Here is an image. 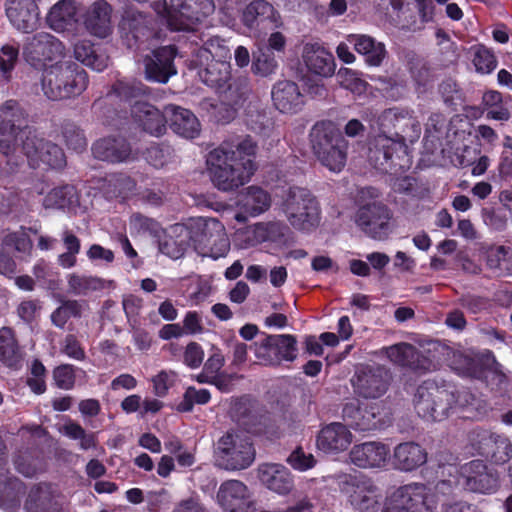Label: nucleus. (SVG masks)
<instances>
[{
  "instance_id": "f257e3e1",
  "label": "nucleus",
  "mask_w": 512,
  "mask_h": 512,
  "mask_svg": "<svg viewBox=\"0 0 512 512\" xmlns=\"http://www.w3.org/2000/svg\"><path fill=\"white\" fill-rule=\"evenodd\" d=\"M379 133L371 141L369 162L383 173L397 174L409 168L406 137H418L421 128L413 111L403 108L384 110L377 119Z\"/></svg>"
},
{
  "instance_id": "f03ea898",
  "label": "nucleus",
  "mask_w": 512,
  "mask_h": 512,
  "mask_svg": "<svg viewBox=\"0 0 512 512\" xmlns=\"http://www.w3.org/2000/svg\"><path fill=\"white\" fill-rule=\"evenodd\" d=\"M257 145L250 136L234 137L210 151L207 170L214 186L232 191L247 183L256 170Z\"/></svg>"
},
{
  "instance_id": "7ed1b4c3",
  "label": "nucleus",
  "mask_w": 512,
  "mask_h": 512,
  "mask_svg": "<svg viewBox=\"0 0 512 512\" xmlns=\"http://www.w3.org/2000/svg\"><path fill=\"white\" fill-rule=\"evenodd\" d=\"M473 395L465 390L458 391L452 386L439 385L427 380L418 386L414 395L417 414L428 421H443L458 409L472 403Z\"/></svg>"
},
{
  "instance_id": "20e7f679",
  "label": "nucleus",
  "mask_w": 512,
  "mask_h": 512,
  "mask_svg": "<svg viewBox=\"0 0 512 512\" xmlns=\"http://www.w3.org/2000/svg\"><path fill=\"white\" fill-rule=\"evenodd\" d=\"M88 86V75L72 60H57L42 74V90L51 100L80 95Z\"/></svg>"
},
{
  "instance_id": "39448f33",
  "label": "nucleus",
  "mask_w": 512,
  "mask_h": 512,
  "mask_svg": "<svg viewBox=\"0 0 512 512\" xmlns=\"http://www.w3.org/2000/svg\"><path fill=\"white\" fill-rule=\"evenodd\" d=\"M174 231L189 238L196 248H200L218 259L230 249V241L224 225L216 218L198 217L186 224H177Z\"/></svg>"
},
{
  "instance_id": "423d86ee",
  "label": "nucleus",
  "mask_w": 512,
  "mask_h": 512,
  "mask_svg": "<svg viewBox=\"0 0 512 512\" xmlns=\"http://www.w3.org/2000/svg\"><path fill=\"white\" fill-rule=\"evenodd\" d=\"M310 142L317 159L333 172L343 169L348 143L332 121L317 122L310 131Z\"/></svg>"
},
{
  "instance_id": "0eeeda50",
  "label": "nucleus",
  "mask_w": 512,
  "mask_h": 512,
  "mask_svg": "<svg viewBox=\"0 0 512 512\" xmlns=\"http://www.w3.org/2000/svg\"><path fill=\"white\" fill-rule=\"evenodd\" d=\"M35 131L28 124L27 114L13 99L0 105V152L10 155L21 149Z\"/></svg>"
},
{
  "instance_id": "6e6552de",
  "label": "nucleus",
  "mask_w": 512,
  "mask_h": 512,
  "mask_svg": "<svg viewBox=\"0 0 512 512\" xmlns=\"http://www.w3.org/2000/svg\"><path fill=\"white\" fill-rule=\"evenodd\" d=\"M437 503L432 488L423 483H409L386 497L381 512H433Z\"/></svg>"
},
{
  "instance_id": "1a4fd4ad",
  "label": "nucleus",
  "mask_w": 512,
  "mask_h": 512,
  "mask_svg": "<svg viewBox=\"0 0 512 512\" xmlns=\"http://www.w3.org/2000/svg\"><path fill=\"white\" fill-rule=\"evenodd\" d=\"M218 466L227 471L243 470L255 460V449L249 437L238 431H227L216 442Z\"/></svg>"
},
{
  "instance_id": "9d476101",
  "label": "nucleus",
  "mask_w": 512,
  "mask_h": 512,
  "mask_svg": "<svg viewBox=\"0 0 512 512\" xmlns=\"http://www.w3.org/2000/svg\"><path fill=\"white\" fill-rule=\"evenodd\" d=\"M282 210L295 229L309 231L319 223V204L305 188H289L282 202Z\"/></svg>"
},
{
  "instance_id": "9b49d317",
  "label": "nucleus",
  "mask_w": 512,
  "mask_h": 512,
  "mask_svg": "<svg viewBox=\"0 0 512 512\" xmlns=\"http://www.w3.org/2000/svg\"><path fill=\"white\" fill-rule=\"evenodd\" d=\"M212 0H170L168 26L175 31H190L214 12Z\"/></svg>"
},
{
  "instance_id": "f8f14e48",
  "label": "nucleus",
  "mask_w": 512,
  "mask_h": 512,
  "mask_svg": "<svg viewBox=\"0 0 512 512\" xmlns=\"http://www.w3.org/2000/svg\"><path fill=\"white\" fill-rule=\"evenodd\" d=\"M65 47L53 35L47 32H38L27 37L23 45L25 60L35 68H46L48 62L64 56Z\"/></svg>"
},
{
  "instance_id": "ddd939ff",
  "label": "nucleus",
  "mask_w": 512,
  "mask_h": 512,
  "mask_svg": "<svg viewBox=\"0 0 512 512\" xmlns=\"http://www.w3.org/2000/svg\"><path fill=\"white\" fill-rule=\"evenodd\" d=\"M296 338L289 334L266 335L254 343L257 359L265 365H276L282 360L293 361L296 358Z\"/></svg>"
},
{
  "instance_id": "4468645a",
  "label": "nucleus",
  "mask_w": 512,
  "mask_h": 512,
  "mask_svg": "<svg viewBox=\"0 0 512 512\" xmlns=\"http://www.w3.org/2000/svg\"><path fill=\"white\" fill-rule=\"evenodd\" d=\"M391 218V211L386 205L374 202L358 210L356 223L368 236L384 240L392 231Z\"/></svg>"
},
{
  "instance_id": "2eb2a0df",
  "label": "nucleus",
  "mask_w": 512,
  "mask_h": 512,
  "mask_svg": "<svg viewBox=\"0 0 512 512\" xmlns=\"http://www.w3.org/2000/svg\"><path fill=\"white\" fill-rule=\"evenodd\" d=\"M343 491L348 501L357 512H378L381 494L378 487L366 478L349 477L344 483Z\"/></svg>"
},
{
  "instance_id": "dca6fc26",
  "label": "nucleus",
  "mask_w": 512,
  "mask_h": 512,
  "mask_svg": "<svg viewBox=\"0 0 512 512\" xmlns=\"http://www.w3.org/2000/svg\"><path fill=\"white\" fill-rule=\"evenodd\" d=\"M391 375L382 366H366L360 369L353 382L355 392L365 399H377L383 396L390 385Z\"/></svg>"
},
{
  "instance_id": "f3484780",
  "label": "nucleus",
  "mask_w": 512,
  "mask_h": 512,
  "mask_svg": "<svg viewBox=\"0 0 512 512\" xmlns=\"http://www.w3.org/2000/svg\"><path fill=\"white\" fill-rule=\"evenodd\" d=\"M216 498L226 512H257L248 487L240 480L224 481L217 491Z\"/></svg>"
},
{
  "instance_id": "a211bd4d",
  "label": "nucleus",
  "mask_w": 512,
  "mask_h": 512,
  "mask_svg": "<svg viewBox=\"0 0 512 512\" xmlns=\"http://www.w3.org/2000/svg\"><path fill=\"white\" fill-rule=\"evenodd\" d=\"M460 483L467 491L491 493L498 487V477L481 460H473L460 469Z\"/></svg>"
},
{
  "instance_id": "6ab92c4d",
  "label": "nucleus",
  "mask_w": 512,
  "mask_h": 512,
  "mask_svg": "<svg viewBox=\"0 0 512 512\" xmlns=\"http://www.w3.org/2000/svg\"><path fill=\"white\" fill-rule=\"evenodd\" d=\"M20 150L37 165L41 162L51 168H62L66 163L61 147L39 138L35 132L25 140V144Z\"/></svg>"
},
{
  "instance_id": "aec40b11",
  "label": "nucleus",
  "mask_w": 512,
  "mask_h": 512,
  "mask_svg": "<svg viewBox=\"0 0 512 512\" xmlns=\"http://www.w3.org/2000/svg\"><path fill=\"white\" fill-rule=\"evenodd\" d=\"M176 49L173 46H164L155 49L144 58L145 77L149 81L166 83L171 76L177 73L174 65Z\"/></svg>"
},
{
  "instance_id": "412c9836",
  "label": "nucleus",
  "mask_w": 512,
  "mask_h": 512,
  "mask_svg": "<svg viewBox=\"0 0 512 512\" xmlns=\"http://www.w3.org/2000/svg\"><path fill=\"white\" fill-rule=\"evenodd\" d=\"M386 356L396 365L414 371L426 372L435 369V357L426 356L409 343L401 342L383 349Z\"/></svg>"
},
{
  "instance_id": "4be33fe9",
  "label": "nucleus",
  "mask_w": 512,
  "mask_h": 512,
  "mask_svg": "<svg viewBox=\"0 0 512 512\" xmlns=\"http://www.w3.org/2000/svg\"><path fill=\"white\" fill-rule=\"evenodd\" d=\"M290 233L289 227L280 221L260 222L247 227L238 233L243 247H253L263 242L280 243L286 240Z\"/></svg>"
},
{
  "instance_id": "5701e85b",
  "label": "nucleus",
  "mask_w": 512,
  "mask_h": 512,
  "mask_svg": "<svg viewBox=\"0 0 512 512\" xmlns=\"http://www.w3.org/2000/svg\"><path fill=\"white\" fill-rule=\"evenodd\" d=\"M242 23L250 30H266L279 26V15L274 7L265 0H255L242 12Z\"/></svg>"
},
{
  "instance_id": "b1692460",
  "label": "nucleus",
  "mask_w": 512,
  "mask_h": 512,
  "mask_svg": "<svg viewBox=\"0 0 512 512\" xmlns=\"http://www.w3.org/2000/svg\"><path fill=\"white\" fill-rule=\"evenodd\" d=\"M6 15L19 31L29 33L39 23V9L33 0H6Z\"/></svg>"
},
{
  "instance_id": "393cba45",
  "label": "nucleus",
  "mask_w": 512,
  "mask_h": 512,
  "mask_svg": "<svg viewBox=\"0 0 512 512\" xmlns=\"http://www.w3.org/2000/svg\"><path fill=\"white\" fill-rule=\"evenodd\" d=\"M61 500L62 495L55 486L40 483L30 489L25 507L28 512H61Z\"/></svg>"
},
{
  "instance_id": "a878e982",
  "label": "nucleus",
  "mask_w": 512,
  "mask_h": 512,
  "mask_svg": "<svg viewBox=\"0 0 512 512\" xmlns=\"http://www.w3.org/2000/svg\"><path fill=\"white\" fill-rule=\"evenodd\" d=\"M353 435L346 425L333 422L323 427L316 439V446L327 454H337L346 450L352 443Z\"/></svg>"
},
{
  "instance_id": "bb28decb",
  "label": "nucleus",
  "mask_w": 512,
  "mask_h": 512,
  "mask_svg": "<svg viewBox=\"0 0 512 512\" xmlns=\"http://www.w3.org/2000/svg\"><path fill=\"white\" fill-rule=\"evenodd\" d=\"M272 101L282 113L294 114L304 105V96L295 82L283 80L274 84L271 91Z\"/></svg>"
},
{
  "instance_id": "cd10ccee",
  "label": "nucleus",
  "mask_w": 512,
  "mask_h": 512,
  "mask_svg": "<svg viewBox=\"0 0 512 512\" xmlns=\"http://www.w3.org/2000/svg\"><path fill=\"white\" fill-rule=\"evenodd\" d=\"M389 449L380 442H365L355 445L350 453V461L355 466L363 469L379 468L387 460Z\"/></svg>"
},
{
  "instance_id": "c85d7f7f",
  "label": "nucleus",
  "mask_w": 512,
  "mask_h": 512,
  "mask_svg": "<svg viewBox=\"0 0 512 512\" xmlns=\"http://www.w3.org/2000/svg\"><path fill=\"white\" fill-rule=\"evenodd\" d=\"M131 113L143 130L154 136L166 132L168 115L147 102L137 101L132 105Z\"/></svg>"
},
{
  "instance_id": "c756f323",
  "label": "nucleus",
  "mask_w": 512,
  "mask_h": 512,
  "mask_svg": "<svg viewBox=\"0 0 512 512\" xmlns=\"http://www.w3.org/2000/svg\"><path fill=\"white\" fill-rule=\"evenodd\" d=\"M95 158L110 163H120L132 158V148L123 137L99 139L92 146Z\"/></svg>"
},
{
  "instance_id": "7c9ffc66",
  "label": "nucleus",
  "mask_w": 512,
  "mask_h": 512,
  "mask_svg": "<svg viewBox=\"0 0 512 512\" xmlns=\"http://www.w3.org/2000/svg\"><path fill=\"white\" fill-rule=\"evenodd\" d=\"M302 59L307 69L318 76L330 77L335 71L333 55L317 43H307L303 47Z\"/></svg>"
},
{
  "instance_id": "2f4dec72",
  "label": "nucleus",
  "mask_w": 512,
  "mask_h": 512,
  "mask_svg": "<svg viewBox=\"0 0 512 512\" xmlns=\"http://www.w3.org/2000/svg\"><path fill=\"white\" fill-rule=\"evenodd\" d=\"M260 481L270 490L285 495L294 487L290 471L281 464L265 463L258 468Z\"/></svg>"
},
{
  "instance_id": "473e14b6",
  "label": "nucleus",
  "mask_w": 512,
  "mask_h": 512,
  "mask_svg": "<svg viewBox=\"0 0 512 512\" xmlns=\"http://www.w3.org/2000/svg\"><path fill=\"white\" fill-rule=\"evenodd\" d=\"M478 451L496 464H503L512 457V443L502 435L483 432L479 435Z\"/></svg>"
},
{
  "instance_id": "72a5a7b5",
  "label": "nucleus",
  "mask_w": 512,
  "mask_h": 512,
  "mask_svg": "<svg viewBox=\"0 0 512 512\" xmlns=\"http://www.w3.org/2000/svg\"><path fill=\"white\" fill-rule=\"evenodd\" d=\"M165 111L176 134L189 139L199 135V120L190 110L171 104L165 107Z\"/></svg>"
},
{
  "instance_id": "f704fd0d",
  "label": "nucleus",
  "mask_w": 512,
  "mask_h": 512,
  "mask_svg": "<svg viewBox=\"0 0 512 512\" xmlns=\"http://www.w3.org/2000/svg\"><path fill=\"white\" fill-rule=\"evenodd\" d=\"M347 41L354 46L356 52L364 56L369 66H380L387 56L385 44L365 34H350Z\"/></svg>"
},
{
  "instance_id": "c9c22d12",
  "label": "nucleus",
  "mask_w": 512,
  "mask_h": 512,
  "mask_svg": "<svg viewBox=\"0 0 512 512\" xmlns=\"http://www.w3.org/2000/svg\"><path fill=\"white\" fill-rule=\"evenodd\" d=\"M111 6L105 0L94 2L86 12L85 26L87 30L100 38L111 33Z\"/></svg>"
},
{
  "instance_id": "e433bc0d",
  "label": "nucleus",
  "mask_w": 512,
  "mask_h": 512,
  "mask_svg": "<svg viewBox=\"0 0 512 512\" xmlns=\"http://www.w3.org/2000/svg\"><path fill=\"white\" fill-rule=\"evenodd\" d=\"M394 465L401 471H412L423 465L427 460L425 450L413 442H405L394 449Z\"/></svg>"
},
{
  "instance_id": "4c0bfd02",
  "label": "nucleus",
  "mask_w": 512,
  "mask_h": 512,
  "mask_svg": "<svg viewBox=\"0 0 512 512\" xmlns=\"http://www.w3.org/2000/svg\"><path fill=\"white\" fill-rule=\"evenodd\" d=\"M204 65L198 72L201 81L219 92L231 80L230 61L209 60Z\"/></svg>"
},
{
  "instance_id": "58836bf2",
  "label": "nucleus",
  "mask_w": 512,
  "mask_h": 512,
  "mask_svg": "<svg viewBox=\"0 0 512 512\" xmlns=\"http://www.w3.org/2000/svg\"><path fill=\"white\" fill-rule=\"evenodd\" d=\"M377 406L360 407L357 403L351 402L344 406V417L351 420V424L361 431L375 430L380 427L377 420Z\"/></svg>"
},
{
  "instance_id": "ea45409f",
  "label": "nucleus",
  "mask_w": 512,
  "mask_h": 512,
  "mask_svg": "<svg viewBox=\"0 0 512 512\" xmlns=\"http://www.w3.org/2000/svg\"><path fill=\"white\" fill-rule=\"evenodd\" d=\"M202 42V47L195 54V61L200 66L204 65V61L209 60L230 61L231 49L227 40L218 35H213L202 39Z\"/></svg>"
},
{
  "instance_id": "a19ab883",
  "label": "nucleus",
  "mask_w": 512,
  "mask_h": 512,
  "mask_svg": "<svg viewBox=\"0 0 512 512\" xmlns=\"http://www.w3.org/2000/svg\"><path fill=\"white\" fill-rule=\"evenodd\" d=\"M240 209L249 216L255 217L271 206L270 194L264 189L257 186H249L241 194L239 199Z\"/></svg>"
},
{
  "instance_id": "79ce46f5",
  "label": "nucleus",
  "mask_w": 512,
  "mask_h": 512,
  "mask_svg": "<svg viewBox=\"0 0 512 512\" xmlns=\"http://www.w3.org/2000/svg\"><path fill=\"white\" fill-rule=\"evenodd\" d=\"M76 13L77 8L73 0H61L51 8L47 23L55 31H64L77 21Z\"/></svg>"
},
{
  "instance_id": "37998d69",
  "label": "nucleus",
  "mask_w": 512,
  "mask_h": 512,
  "mask_svg": "<svg viewBox=\"0 0 512 512\" xmlns=\"http://www.w3.org/2000/svg\"><path fill=\"white\" fill-rule=\"evenodd\" d=\"M22 351L10 327L0 329V361L10 368L17 369L22 361Z\"/></svg>"
},
{
  "instance_id": "c03bdc74",
  "label": "nucleus",
  "mask_w": 512,
  "mask_h": 512,
  "mask_svg": "<svg viewBox=\"0 0 512 512\" xmlns=\"http://www.w3.org/2000/svg\"><path fill=\"white\" fill-rule=\"evenodd\" d=\"M74 56L82 64L98 72L108 66V57L99 53L88 40H80L74 45Z\"/></svg>"
},
{
  "instance_id": "a18cd8bd",
  "label": "nucleus",
  "mask_w": 512,
  "mask_h": 512,
  "mask_svg": "<svg viewBox=\"0 0 512 512\" xmlns=\"http://www.w3.org/2000/svg\"><path fill=\"white\" fill-rule=\"evenodd\" d=\"M109 282L97 277L71 273L67 276L68 291L74 295H88L91 292L101 291Z\"/></svg>"
},
{
  "instance_id": "49530a36",
  "label": "nucleus",
  "mask_w": 512,
  "mask_h": 512,
  "mask_svg": "<svg viewBox=\"0 0 512 512\" xmlns=\"http://www.w3.org/2000/svg\"><path fill=\"white\" fill-rule=\"evenodd\" d=\"M251 92L249 81L246 77H239L228 82L219 93L222 100L231 107H239L248 99Z\"/></svg>"
},
{
  "instance_id": "de8ad7c7",
  "label": "nucleus",
  "mask_w": 512,
  "mask_h": 512,
  "mask_svg": "<svg viewBox=\"0 0 512 512\" xmlns=\"http://www.w3.org/2000/svg\"><path fill=\"white\" fill-rule=\"evenodd\" d=\"M78 204L76 189L71 185H65L52 189L44 199L46 208L65 209Z\"/></svg>"
},
{
  "instance_id": "09e8293b",
  "label": "nucleus",
  "mask_w": 512,
  "mask_h": 512,
  "mask_svg": "<svg viewBox=\"0 0 512 512\" xmlns=\"http://www.w3.org/2000/svg\"><path fill=\"white\" fill-rule=\"evenodd\" d=\"M278 63L274 53L268 48H261L253 54L251 70L260 77H268L275 73Z\"/></svg>"
},
{
  "instance_id": "8fccbe9b",
  "label": "nucleus",
  "mask_w": 512,
  "mask_h": 512,
  "mask_svg": "<svg viewBox=\"0 0 512 512\" xmlns=\"http://www.w3.org/2000/svg\"><path fill=\"white\" fill-rule=\"evenodd\" d=\"M62 432L65 436L73 440H79V446L82 450L95 448L97 439L94 433H88L77 422L69 421L63 425Z\"/></svg>"
},
{
  "instance_id": "3c124183",
  "label": "nucleus",
  "mask_w": 512,
  "mask_h": 512,
  "mask_svg": "<svg viewBox=\"0 0 512 512\" xmlns=\"http://www.w3.org/2000/svg\"><path fill=\"white\" fill-rule=\"evenodd\" d=\"M62 137L66 146L73 151L80 153L87 147L84 132L72 122H65L62 125Z\"/></svg>"
},
{
  "instance_id": "603ef678",
  "label": "nucleus",
  "mask_w": 512,
  "mask_h": 512,
  "mask_svg": "<svg viewBox=\"0 0 512 512\" xmlns=\"http://www.w3.org/2000/svg\"><path fill=\"white\" fill-rule=\"evenodd\" d=\"M113 93H115L120 99L132 102L139 101L146 94L145 86L138 81H117L112 87Z\"/></svg>"
},
{
  "instance_id": "864d4df0",
  "label": "nucleus",
  "mask_w": 512,
  "mask_h": 512,
  "mask_svg": "<svg viewBox=\"0 0 512 512\" xmlns=\"http://www.w3.org/2000/svg\"><path fill=\"white\" fill-rule=\"evenodd\" d=\"M471 50L473 51L472 61L477 72L489 74L496 68L497 60L490 49L483 45H477Z\"/></svg>"
},
{
  "instance_id": "5fc2aeb1",
  "label": "nucleus",
  "mask_w": 512,
  "mask_h": 512,
  "mask_svg": "<svg viewBox=\"0 0 512 512\" xmlns=\"http://www.w3.org/2000/svg\"><path fill=\"white\" fill-rule=\"evenodd\" d=\"M172 149L168 145L153 144L146 149L145 159L155 168H162L172 159Z\"/></svg>"
},
{
  "instance_id": "6e6d98bb",
  "label": "nucleus",
  "mask_w": 512,
  "mask_h": 512,
  "mask_svg": "<svg viewBox=\"0 0 512 512\" xmlns=\"http://www.w3.org/2000/svg\"><path fill=\"white\" fill-rule=\"evenodd\" d=\"M210 398L211 395L207 389L197 390L194 387H188L184 394V400L179 405V409L185 412L191 411L194 404H206Z\"/></svg>"
},
{
  "instance_id": "4d7b16f0",
  "label": "nucleus",
  "mask_w": 512,
  "mask_h": 512,
  "mask_svg": "<svg viewBox=\"0 0 512 512\" xmlns=\"http://www.w3.org/2000/svg\"><path fill=\"white\" fill-rule=\"evenodd\" d=\"M55 385L63 390H70L75 385V371L73 365L63 364L53 371Z\"/></svg>"
},
{
  "instance_id": "13d9d810",
  "label": "nucleus",
  "mask_w": 512,
  "mask_h": 512,
  "mask_svg": "<svg viewBox=\"0 0 512 512\" xmlns=\"http://www.w3.org/2000/svg\"><path fill=\"white\" fill-rule=\"evenodd\" d=\"M287 462L295 470L306 471L315 466L316 459L313 454L306 453L301 447H297L288 456Z\"/></svg>"
},
{
  "instance_id": "bf43d9fd",
  "label": "nucleus",
  "mask_w": 512,
  "mask_h": 512,
  "mask_svg": "<svg viewBox=\"0 0 512 512\" xmlns=\"http://www.w3.org/2000/svg\"><path fill=\"white\" fill-rule=\"evenodd\" d=\"M19 49L12 45H4L0 54V72L6 80H9L10 73L14 69L18 58Z\"/></svg>"
},
{
  "instance_id": "052dcab7",
  "label": "nucleus",
  "mask_w": 512,
  "mask_h": 512,
  "mask_svg": "<svg viewBox=\"0 0 512 512\" xmlns=\"http://www.w3.org/2000/svg\"><path fill=\"white\" fill-rule=\"evenodd\" d=\"M2 245L5 247H14L18 252H27L32 248V242L29 236L23 232H10L3 237Z\"/></svg>"
},
{
  "instance_id": "680f3d73",
  "label": "nucleus",
  "mask_w": 512,
  "mask_h": 512,
  "mask_svg": "<svg viewBox=\"0 0 512 512\" xmlns=\"http://www.w3.org/2000/svg\"><path fill=\"white\" fill-rule=\"evenodd\" d=\"M41 303L38 300H24L17 306L18 317L26 324H31L39 316Z\"/></svg>"
},
{
  "instance_id": "e2e57ef3",
  "label": "nucleus",
  "mask_w": 512,
  "mask_h": 512,
  "mask_svg": "<svg viewBox=\"0 0 512 512\" xmlns=\"http://www.w3.org/2000/svg\"><path fill=\"white\" fill-rule=\"evenodd\" d=\"M174 372L161 371L153 377V392L158 397H164L175 381Z\"/></svg>"
},
{
  "instance_id": "0e129e2a",
  "label": "nucleus",
  "mask_w": 512,
  "mask_h": 512,
  "mask_svg": "<svg viewBox=\"0 0 512 512\" xmlns=\"http://www.w3.org/2000/svg\"><path fill=\"white\" fill-rule=\"evenodd\" d=\"M61 352L68 357L82 361L85 359V351L81 347L80 342L73 334H68L63 340Z\"/></svg>"
},
{
  "instance_id": "69168bd1",
  "label": "nucleus",
  "mask_w": 512,
  "mask_h": 512,
  "mask_svg": "<svg viewBox=\"0 0 512 512\" xmlns=\"http://www.w3.org/2000/svg\"><path fill=\"white\" fill-rule=\"evenodd\" d=\"M187 246L188 242L185 240L177 242L173 238H169L160 243V251L170 258L178 259L184 255Z\"/></svg>"
},
{
  "instance_id": "338daca9",
  "label": "nucleus",
  "mask_w": 512,
  "mask_h": 512,
  "mask_svg": "<svg viewBox=\"0 0 512 512\" xmlns=\"http://www.w3.org/2000/svg\"><path fill=\"white\" fill-rule=\"evenodd\" d=\"M203 358L202 347L196 342H190L184 352V363L191 368H197L203 362Z\"/></svg>"
},
{
  "instance_id": "774afa93",
  "label": "nucleus",
  "mask_w": 512,
  "mask_h": 512,
  "mask_svg": "<svg viewBox=\"0 0 512 512\" xmlns=\"http://www.w3.org/2000/svg\"><path fill=\"white\" fill-rule=\"evenodd\" d=\"M439 92L445 103L450 105L455 104L457 100L461 99V92L458 84L452 79L444 80L439 86Z\"/></svg>"
}]
</instances>
